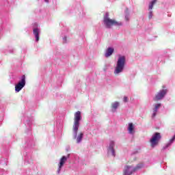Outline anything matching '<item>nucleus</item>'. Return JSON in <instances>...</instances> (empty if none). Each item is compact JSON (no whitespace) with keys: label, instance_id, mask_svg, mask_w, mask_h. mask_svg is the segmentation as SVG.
<instances>
[{"label":"nucleus","instance_id":"f257e3e1","mask_svg":"<svg viewBox=\"0 0 175 175\" xmlns=\"http://www.w3.org/2000/svg\"><path fill=\"white\" fill-rule=\"evenodd\" d=\"M81 120V112L79 111L75 113L74 124L72 125V131L74 132V139H77V143H80L83 140L84 134L80 133L77 137V132H79V126H80V121Z\"/></svg>","mask_w":175,"mask_h":175},{"label":"nucleus","instance_id":"f03ea898","mask_svg":"<svg viewBox=\"0 0 175 175\" xmlns=\"http://www.w3.org/2000/svg\"><path fill=\"white\" fill-rule=\"evenodd\" d=\"M103 23L106 28H111V27H113V25H116V27H121V25H122V23L121 22H118L114 19H111L110 18H109V13L105 14L103 19Z\"/></svg>","mask_w":175,"mask_h":175},{"label":"nucleus","instance_id":"7ed1b4c3","mask_svg":"<svg viewBox=\"0 0 175 175\" xmlns=\"http://www.w3.org/2000/svg\"><path fill=\"white\" fill-rule=\"evenodd\" d=\"M125 56L119 55L114 71L115 75H118V73H121V72L124 70V68H125Z\"/></svg>","mask_w":175,"mask_h":175},{"label":"nucleus","instance_id":"20e7f679","mask_svg":"<svg viewBox=\"0 0 175 175\" xmlns=\"http://www.w3.org/2000/svg\"><path fill=\"white\" fill-rule=\"evenodd\" d=\"M162 139V136H161V133H155L150 139V146L154 148L157 147L158 144H159V141Z\"/></svg>","mask_w":175,"mask_h":175},{"label":"nucleus","instance_id":"39448f33","mask_svg":"<svg viewBox=\"0 0 175 175\" xmlns=\"http://www.w3.org/2000/svg\"><path fill=\"white\" fill-rule=\"evenodd\" d=\"M167 94V90L163 89L162 90H160L159 92H157L153 98V100L154 102H158L159 100H161V99H163L166 94Z\"/></svg>","mask_w":175,"mask_h":175},{"label":"nucleus","instance_id":"423d86ee","mask_svg":"<svg viewBox=\"0 0 175 175\" xmlns=\"http://www.w3.org/2000/svg\"><path fill=\"white\" fill-rule=\"evenodd\" d=\"M25 86V75H23L21 81H19L18 84L15 85V91L16 92H20V91H21V90H23V88H24Z\"/></svg>","mask_w":175,"mask_h":175},{"label":"nucleus","instance_id":"0eeeda50","mask_svg":"<svg viewBox=\"0 0 175 175\" xmlns=\"http://www.w3.org/2000/svg\"><path fill=\"white\" fill-rule=\"evenodd\" d=\"M135 172L134 168L131 165H127L124 167L123 175H131Z\"/></svg>","mask_w":175,"mask_h":175},{"label":"nucleus","instance_id":"6e6552de","mask_svg":"<svg viewBox=\"0 0 175 175\" xmlns=\"http://www.w3.org/2000/svg\"><path fill=\"white\" fill-rule=\"evenodd\" d=\"M108 152L109 154H111L113 157H116V151L114 150V142L113 141L110 142Z\"/></svg>","mask_w":175,"mask_h":175},{"label":"nucleus","instance_id":"1a4fd4ad","mask_svg":"<svg viewBox=\"0 0 175 175\" xmlns=\"http://www.w3.org/2000/svg\"><path fill=\"white\" fill-rule=\"evenodd\" d=\"M66 161H68V158L65 156H63L61 159H60V161L59 163V167L57 170L58 173H59V172H61V169L62 168V166H64V165H65V162H66Z\"/></svg>","mask_w":175,"mask_h":175},{"label":"nucleus","instance_id":"9d476101","mask_svg":"<svg viewBox=\"0 0 175 175\" xmlns=\"http://www.w3.org/2000/svg\"><path fill=\"white\" fill-rule=\"evenodd\" d=\"M162 106V104L161 103H157L154 105V108H153V113L152 115V117L154 118L155 116H157V112L158 111V109Z\"/></svg>","mask_w":175,"mask_h":175},{"label":"nucleus","instance_id":"9b49d317","mask_svg":"<svg viewBox=\"0 0 175 175\" xmlns=\"http://www.w3.org/2000/svg\"><path fill=\"white\" fill-rule=\"evenodd\" d=\"M111 111L114 112L117 109H118V107L120 106V103L118 101L112 103H111Z\"/></svg>","mask_w":175,"mask_h":175},{"label":"nucleus","instance_id":"f8f14e48","mask_svg":"<svg viewBox=\"0 0 175 175\" xmlns=\"http://www.w3.org/2000/svg\"><path fill=\"white\" fill-rule=\"evenodd\" d=\"M113 53H114V49L110 48V47L108 48L105 53V57H107V58L110 57V55H111V54H113Z\"/></svg>","mask_w":175,"mask_h":175},{"label":"nucleus","instance_id":"ddd939ff","mask_svg":"<svg viewBox=\"0 0 175 175\" xmlns=\"http://www.w3.org/2000/svg\"><path fill=\"white\" fill-rule=\"evenodd\" d=\"M33 33L35 36L36 42H39V29H33Z\"/></svg>","mask_w":175,"mask_h":175},{"label":"nucleus","instance_id":"4468645a","mask_svg":"<svg viewBox=\"0 0 175 175\" xmlns=\"http://www.w3.org/2000/svg\"><path fill=\"white\" fill-rule=\"evenodd\" d=\"M157 3V0H153L152 2L149 4V10H152V8H154V5Z\"/></svg>","mask_w":175,"mask_h":175},{"label":"nucleus","instance_id":"2eb2a0df","mask_svg":"<svg viewBox=\"0 0 175 175\" xmlns=\"http://www.w3.org/2000/svg\"><path fill=\"white\" fill-rule=\"evenodd\" d=\"M129 133H133V123L129 124Z\"/></svg>","mask_w":175,"mask_h":175},{"label":"nucleus","instance_id":"dca6fc26","mask_svg":"<svg viewBox=\"0 0 175 175\" xmlns=\"http://www.w3.org/2000/svg\"><path fill=\"white\" fill-rule=\"evenodd\" d=\"M142 167H143V164L142 163L138 164L135 167H133L134 172H136V170H139V169H142Z\"/></svg>","mask_w":175,"mask_h":175},{"label":"nucleus","instance_id":"f3484780","mask_svg":"<svg viewBox=\"0 0 175 175\" xmlns=\"http://www.w3.org/2000/svg\"><path fill=\"white\" fill-rule=\"evenodd\" d=\"M123 100H124V102H125V103L128 102V98H127L126 96H124V97L123 98Z\"/></svg>","mask_w":175,"mask_h":175},{"label":"nucleus","instance_id":"a211bd4d","mask_svg":"<svg viewBox=\"0 0 175 175\" xmlns=\"http://www.w3.org/2000/svg\"><path fill=\"white\" fill-rule=\"evenodd\" d=\"M152 17V11H150L149 13V18H151Z\"/></svg>","mask_w":175,"mask_h":175},{"label":"nucleus","instance_id":"6ab92c4d","mask_svg":"<svg viewBox=\"0 0 175 175\" xmlns=\"http://www.w3.org/2000/svg\"><path fill=\"white\" fill-rule=\"evenodd\" d=\"M44 1L49 3V0H44Z\"/></svg>","mask_w":175,"mask_h":175},{"label":"nucleus","instance_id":"aec40b11","mask_svg":"<svg viewBox=\"0 0 175 175\" xmlns=\"http://www.w3.org/2000/svg\"><path fill=\"white\" fill-rule=\"evenodd\" d=\"M162 88H166V87L163 85V86H162Z\"/></svg>","mask_w":175,"mask_h":175},{"label":"nucleus","instance_id":"412c9836","mask_svg":"<svg viewBox=\"0 0 175 175\" xmlns=\"http://www.w3.org/2000/svg\"><path fill=\"white\" fill-rule=\"evenodd\" d=\"M64 40H66V38H64Z\"/></svg>","mask_w":175,"mask_h":175}]
</instances>
